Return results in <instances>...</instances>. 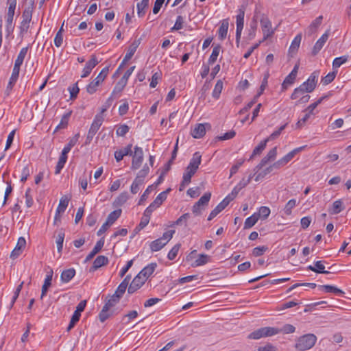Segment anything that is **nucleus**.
I'll list each match as a JSON object with an SVG mask.
<instances>
[{
    "label": "nucleus",
    "instance_id": "24",
    "mask_svg": "<svg viewBox=\"0 0 351 351\" xmlns=\"http://www.w3.org/2000/svg\"><path fill=\"white\" fill-rule=\"evenodd\" d=\"M108 263V257L104 256V255H100V256H98L94 261L93 263V265L90 268V270L91 271H95L97 270V269H99V267L105 265H107Z\"/></svg>",
    "mask_w": 351,
    "mask_h": 351
},
{
    "label": "nucleus",
    "instance_id": "22",
    "mask_svg": "<svg viewBox=\"0 0 351 351\" xmlns=\"http://www.w3.org/2000/svg\"><path fill=\"white\" fill-rule=\"evenodd\" d=\"M157 267V264L155 263H152L149 264L147 266L145 267L139 273L138 275H141V277L145 278L146 281L147 278L154 273L156 268Z\"/></svg>",
    "mask_w": 351,
    "mask_h": 351
},
{
    "label": "nucleus",
    "instance_id": "51",
    "mask_svg": "<svg viewBox=\"0 0 351 351\" xmlns=\"http://www.w3.org/2000/svg\"><path fill=\"white\" fill-rule=\"evenodd\" d=\"M221 51V46L220 45H216L214 47L212 53L210 56V58L208 59V64H213L214 62L217 60V57L220 53Z\"/></svg>",
    "mask_w": 351,
    "mask_h": 351
},
{
    "label": "nucleus",
    "instance_id": "54",
    "mask_svg": "<svg viewBox=\"0 0 351 351\" xmlns=\"http://www.w3.org/2000/svg\"><path fill=\"white\" fill-rule=\"evenodd\" d=\"M223 89V82L219 80L217 82L214 90L213 91V97L215 99H218L220 96L221 90Z\"/></svg>",
    "mask_w": 351,
    "mask_h": 351
},
{
    "label": "nucleus",
    "instance_id": "18",
    "mask_svg": "<svg viewBox=\"0 0 351 351\" xmlns=\"http://www.w3.org/2000/svg\"><path fill=\"white\" fill-rule=\"evenodd\" d=\"M328 36L329 34L326 32L317 40L312 50V54L313 56L317 54L322 49L326 42L327 41Z\"/></svg>",
    "mask_w": 351,
    "mask_h": 351
},
{
    "label": "nucleus",
    "instance_id": "27",
    "mask_svg": "<svg viewBox=\"0 0 351 351\" xmlns=\"http://www.w3.org/2000/svg\"><path fill=\"white\" fill-rule=\"evenodd\" d=\"M19 71L20 69L14 67L13 68L12 75L10 78L8 84L6 88V92H8V94H9V92L12 89L14 85L16 82L19 78Z\"/></svg>",
    "mask_w": 351,
    "mask_h": 351
},
{
    "label": "nucleus",
    "instance_id": "32",
    "mask_svg": "<svg viewBox=\"0 0 351 351\" xmlns=\"http://www.w3.org/2000/svg\"><path fill=\"white\" fill-rule=\"evenodd\" d=\"M28 51V47H23L21 49L16 60L14 62V67L20 69L21 66L22 65L24 59L27 55Z\"/></svg>",
    "mask_w": 351,
    "mask_h": 351
},
{
    "label": "nucleus",
    "instance_id": "35",
    "mask_svg": "<svg viewBox=\"0 0 351 351\" xmlns=\"http://www.w3.org/2000/svg\"><path fill=\"white\" fill-rule=\"evenodd\" d=\"M319 289L320 290L324 291L326 293H333L336 295H342L344 293V292L341 289L333 285H319Z\"/></svg>",
    "mask_w": 351,
    "mask_h": 351
},
{
    "label": "nucleus",
    "instance_id": "3",
    "mask_svg": "<svg viewBox=\"0 0 351 351\" xmlns=\"http://www.w3.org/2000/svg\"><path fill=\"white\" fill-rule=\"evenodd\" d=\"M7 4L8 5V10L5 16L6 32L8 35H10L13 32L14 28V25H12V22L16 6V0H7Z\"/></svg>",
    "mask_w": 351,
    "mask_h": 351
},
{
    "label": "nucleus",
    "instance_id": "26",
    "mask_svg": "<svg viewBox=\"0 0 351 351\" xmlns=\"http://www.w3.org/2000/svg\"><path fill=\"white\" fill-rule=\"evenodd\" d=\"M52 276H53V271L50 270L49 272L47 274L46 278L44 281V284L42 287V292H41L40 299H43V297L46 295L49 287L51 286Z\"/></svg>",
    "mask_w": 351,
    "mask_h": 351
},
{
    "label": "nucleus",
    "instance_id": "56",
    "mask_svg": "<svg viewBox=\"0 0 351 351\" xmlns=\"http://www.w3.org/2000/svg\"><path fill=\"white\" fill-rule=\"evenodd\" d=\"M265 337L274 336L280 332V329L274 327H263Z\"/></svg>",
    "mask_w": 351,
    "mask_h": 351
},
{
    "label": "nucleus",
    "instance_id": "46",
    "mask_svg": "<svg viewBox=\"0 0 351 351\" xmlns=\"http://www.w3.org/2000/svg\"><path fill=\"white\" fill-rule=\"evenodd\" d=\"M209 256L206 254H199V257L195 260L192 267H198L206 264L208 262Z\"/></svg>",
    "mask_w": 351,
    "mask_h": 351
},
{
    "label": "nucleus",
    "instance_id": "25",
    "mask_svg": "<svg viewBox=\"0 0 351 351\" xmlns=\"http://www.w3.org/2000/svg\"><path fill=\"white\" fill-rule=\"evenodd\" d=\"M104 245V239L101 238L97 243L92 251L86 257L85 261H88L91 260L100 250L102 249Z\"/></svg>",
    "mask_w": 351,
    "mask_h": 351
},
{
    "label": "nucleus",
    "instance_id": "44",
    "mask_svg": "<svg viewBox=\"0 0 351 351\" xmlns=\"http://www.w3.org/2000/svg\"><path fill=\"white\" fill-rule=\"evenodd\" d=\"M79 138H80V134H76L71 139H70L69 143L64 146V147L62 149V152L68 154L71 151L72 147L75 145V144L78 141Z\"/></svg>",
    "mask_w": 351,
    "mask_h": 351
},
{
    "label": "nucleus",
    "instance_id": "40",
    "mask_svg": "<svg viewBox=\"0 0 351 351\" xmlns=\"http://www.w3.org/2000/svg\"><path fill=\"white\" fill-rule=\"evenodd\" d=\"M322 16L317 17L309 25L308 30L310 34H314L322 22Z\"/></svg>",
    "mask_w": 351,
    "mask_h": 351
},
{
    "label": "nucleus",
    "instance_id": "42",
    "mask_svg": "<svg viewBox=\"0 0 351 351\" xmlns=\"http://www.w3.org/2000/svg\"><path fill=\"white\" fill-rule=\"evenodd\" d=\"M121 209H117L111 212L106 219V222L110 226L114 223V221L121 216Z\"/></svg>",
    "mask_w": 351,
    "mask_h": 351
},
{
    "label": "nucleus",
    "instance_id": "30",
    "mask_svg": "<svg viewBox=\"0 0 351 351\" xmlns=\"http://www.w3.org/2000/svg\"><path fill=\"white\" fill-rule=\"evenodd\" d=\"M149 0H141L137 3V14L138 17H143L145 16L147 9L149 7Z\"/></svg>",
    "mask_w": 351,
    "mask_h": 351
},
{
    "label": "nucleus",
    "instance_id": "14",
    "mask_svg": "<svg viewBox=\"0 0 351 351\" xmlns=\"http://www.w3.org/2000/svg\"><path fill=\"white\" fill-rule=\"evenodd\" d=\"M197 170L186 167L185 171L183 174L182 181L180 185V191L184 190V189L187 186L190 182L191 178L196 173Z\"/></svg>",
    "mask_w": 351,
    "mask_h": 351
},
{
    "label": "nucleus",
    "instance_id": "7",
    "mask_svg": "<svg viewBox=\"0 0 351 351\" xmlns=\"http://www.w3.org/2000/svg\"><path fill=\"white\" fill-rule=\"evenodd\" d=\"M211 193L210 192L205 193L200 199L193 205L192 210L195 215H200L202 210L204 209L210 199Z\"/></svg>",
    "mask_w": 351,
    "mask_h": 351
},
{
    "label": "nucleus",
    "instance_id": "50",
    "mask_svg": "<svg viewBox=\"0 0 351 351\" xmlns=\"http://www.w3.org/2000/svg\"><path fill=\"white\" fill-rule=\"evenodd\" d=\"M348 57L346 56H343L341 57H338L334 59L332 62V69L336 71V69L340 67L343 64L346 63L348 61Z\"/></svg>",
    "mask_w": 351,
    "mask_h": 351
},
{
    "label": "nucleus",
    "instance_id": "41",
    "mask_svg": "<svg viewBox=\"0 0 351 351\" xmlns=\"http://www.w3.org/2000/svg\"><path fill=\"white\" fill-rule=\"evenodd\" d=\"M69 202V198L66 195L62 196L60 199L58 208L56 209L57 213H63L68 206Z\"/></svg>",
    "mask_w": 351,
    "mask_h": 351
},
{
    "label": "nucleus",
    "instance_id": "33",
    "mask_svg": "<svg viewBox=\"0 0 351 351\" xmlns=\"http://www.w3.org/2000/svg\"><path fill=\"white\" fill-rule=\"evenodd\" d=\"M130 279V276H127L123 279V280L120 283V285L118 286L114 293L121 298L128 286Z\"/></svg>",
    "mask_w": 351,
    "mask_h": 351
},
{
    "label": "nucleus",
    "instance_id": "19",
    "mask_svg": "<svg viewBox=\"0 0 351 351\" xmlns=\"http://www.w3.org/2000/svg\"><path fill=\"white\" fill-rule=\"evenodd\" d=\"M104 81V80L101 79V77L97 76L86 86V89L87 93L90 95L96 93L99 86L103 83Z\"/></svg>",
    "mask_w": 351,
    "mask_h": 351
},
{
    "label": "nucleus",
    "instance_id": "52",
    "mask_svg": "<svg viewBox=\"0 0 351 351\" xmlns=\"http://www.w3.org/2000/svg\"><path fill=\"white\" fill-rule=\"evenodd\" d=\"M254 214L256 215L258 219L260 217L265 219L269 217L270 214V209L267 206H261L260 207L258 213H255Z\"/></svg>",
    "mask_w": 351,
    "mask_h": 351
},
{
    "label": "nucleus",
    "instance_id": "29",
    "mask_svg": "<svg viewBox=\"0 0 351 351\" xmlns=\"http://www.w3.org/2000/svg\"><path fill=\"white\" fill-rule=\"evenodd\" d=\"M202 161V155L199 152L193 154L192 158L190 160L187 167L193 169L197 170Z\"/></svg>",
    "mask_w": 351,
    "mask_h": 351
},
{
    "label": "nucleus",
    "instance_id": "60",
    "mask_svg": "<svg viewBox=\"0 0 351 351\" xmlns=\"http://www.w3.org/2000/svg\"><path fill=\"white\" fill-rule=\"evenodd\" d=\"M127 82L121 78V80L115 85L112 94L120 93L124 89L127 84Z\"/></svg>",
    "mask_w": 351,
    "mask_h": 351
},
{
    "label": "nucleus",
    "instance_id": "17",
    "mask_svg": "<svg viewBox=\"0 0 351 351\" xmlns=\"http://www.w3.org/2000/svg\"><path fill=\"white\" fill-rule=\"evenodd\" d=\"M132 145L129 144L125 147L117 150L114 152V158L117 162H120L123 160L125 156H131L132 154Z\"/></svg>",
    "mask_w": 351,
    "mask_h": 351
},
{
    "label": "nucleus",
    "instance_id": "9",
    "mask_svg": "<svg viewBox=\"0 0 351 351\" xmlns=\"http://www.w3.org/2000/svg\"><path fill=\"white\" fill-rule=\"evenodd\" d=\"M304 146H302L298 148H295L286 154L285 156L279 159L278 161L274 162V166H276V169H280L284 166H285L289 161H291L293 157L299 152H300Z\"/></svg>",
    "mask_w": 351,
    "mask_h": 351
},
{
    "label": "nucleus",
    "instance_id": "53",
    "mask_svg": "<svg viewBox=\"0 0 351 351\" xmlns=\"http://www.w3.org/2000/svg\"><path fill=\"white\" fill-rule=\"evenodd\" d=\"M120 299H121V297H119L117 294L114 293L106 301V302L104 304V306H107V308H110L112 306H114L116 304H117L119 302Z\"/></svg>",
    "mask_w": 351,
    "mask_h": 351
},
{
    "label": "nucleus",
    "instance_id": "55",
    "mask_svg": "<svg viewBox=\"0 0 351 351\" xmlns=\"http://www.w3.org/2000/svg\"><path fill=\"white\" fill-rule=\"evenodd\" d=\"M337 73V71L335 70L332 72L328 73L322 79V83L324 85L329 84L335 80Z\"/></svg>",
    "mask_w": 351,
    "mask_h": 351
},
{
    "label": "nucleus",
    "instance_id": "11",
    "mask_svg": "<svg viewBox=\"0 0 351 351\" xmlns=\"http://www.w3.org/2000/svg\"><path fill=\"white\" fill-rule=\"evenodd\" d=\"M171 191V189H168L166 191L160 193L156 197L154 201L145 209L147 213L152 215L154 210L158 208L162 202L167 199V193Z\"/></svg>",
    "mask_w": 351,
    "mask_h": 351
},
{
    "label": "nucleus",
    "instance_id": "63",
    "mask_svg": "<svg viewBox=\"0 0 351 351\" xmlns=\"http://www.w3.org/2000/svg\"><path fill=\"white\" fill-rule=\"evenodd\" d=\"M109 310L110 308H107V306H103L102 310L99 314V318L101 322H105L110 317Z\"/></svg>",
    "mask_w": 351,
    "mask_h": 351
},
{
    "label": "nucleus",
    "instance_id": "20",
    "mask_svg": "<svg viewBox=\"0 0 351 351\" xmlns=\"http://www.w3.org/2000/svg\"><path fill=\"white\" fill-rule=\"evenodd\" d=\"M140 45V40H134L128 47V51L123 60V63H126L130 60L136 52L138 45Z\"/></svg>",
    "mask_w": 351,
    "mask_h": 351
},
{
    "label": "nucleus",
    "instance_id": "6",
    "mask_svg": "<svg viewBox=\"0 0 351 351\" xmlns=\"http://www.w3.org/2000/svg\"><path fill=\"white\" fill-rule=\"evenodd\" d=\"M104 121V117L101 114H97L90 125V128L88 132L86 137V143H89L93 139V136L99 130V128L102 125Z\"/></svg>",
    "mask_w": 351,
    "mask_h": 351
},
{
    "label": "nucleus",
    "instance_id": "62",
    "mask_svg": "<svg viewBox=\"0 0 351 351\" xmlns=\"http://www.w3.org/2000/svg\"><path fill=\"white\" fill-rule=\"evenodd\" d=\"M68 89L70 93V99H75L79 93V91H80V88L77 85V82L73 84L72 86H69Z\"/></svg>",
    "mask_w": 351,
    "mask_h": 351
},
{
    "label": "nucleus",
    "instance_id": "15",
    "mask_svg": "<svg viewBox=\"0 0 351 351\" xmlns=\"http://www.w3.org/2000/svg\"><path fill=\"white\" fill-rule=\"evenodd\" d=\"M277 156V147H274L267 155L261 160L260 163L255 167V170H259L262 169L267 162L271 160H274Z\"/></svg>",
    "mask_w": 351,
    "mask_h": 351
},
{
    "label": "nucleus",
    "instance_id": "4",
    "mask_svg": "<svg viewBox=\"0 0 351 351\" xmlns=\"http://www.w3.org/2000/svg\"><path fill=\"white\" fill-rule=\"evenodd\" d=\"M260 23L263 34V41H265L274 34L276 29L272 28L271 21L264 14L261 15Z\"/></svg>",
    "mask_w": 351,
    "mask_h": 351
},
{
    "label": "nucleus",
    "instance_id": "16",
    "mask_svg": "<svg viewBox=\"0 0 351 351\" xmlns=\"http://www.w3.org/2000/svg\"><path fill=\"white\" fill-rule=\"evenodd\" d=\"M299 69V64H296L291 72L285 77L282 84V88L283 90H285L287 88L288 86L291 85L294 83V81L296 78L298 71Z\"/></svg>",
    "mask_w": 351,
    "mask_h": 351
},
{
    "label": "nucleus",
    "instance_id": "13",
    "mask_svg": "<svg viewBox=\"0 0 351 351\" xmlns=\"http://www.w3.org/2000/svg\"><path fill=\"white\" fill-rule=\"evenodd\" d=\"M145 278L141 277V275H137L132 281L128 287V292L130 294L134 293L138 289H140L145 282Z\"/></svg>",
    "mask_w": 351,
    "mask_h": 351
},
{
    "label": "nucleus",
    "instance_id": "8",
    "mask_svg": "<svg viewBox=\"0 0 351 351\" xmlns=\"http://www.w3.org/2000/svg\"><path fill=\"white\" fill-rule=\"evenodd\" d=\"M134 151L132 152V160L131 169L133 170L138 169L142 165L143 161V149L138 146L134 147Z\"/></svg>",
    "mask_w": 351,
    "mask_h": 351
},
{
    "label": "nucleus",
    "instance_id": "28",
    "mask_svg": "<svg viewBox=\"0 0 351 351\" xmlns=\"http://www.w3.org/2000/svg\"><path fill=\"white\" fill-rule=\"evenodd\" d=\"M75 275V270L73 268H69L62 271L60 279L62 282H69Z\"/></svg>",
    "mask_w": 351,
    "mask_h": 351
},
{
    "label": "nucleus",
    "instance_id": "39",
    "mask_svg": "<svg viewBox=\"0 0 351 351\" xmlns=\"http://www.w3.org/2000/svg\"><path fill=\"white\" fill-rule=\"evenodd\" d=\"M268 143V139H264L253 150L252 154L250 158L251 160L254 156L256 155H259L261 152L265 149L267 143Z\"/></svg>",
    "mask_w": 351,
    "mask_h": 351
},
{
    "label": "nucleus",
    "instance_id": "48",
    "mask_svg": "<svg viewBox=\"0 0 351 351\" xmlns=\"http://www.w3.org/2000/svg\"><path fill=\"white\" fill-rule=\"evenodd\" d=\"M64 236H65V234H64V230H60L58 232L57 239H56L57 248H58V252L59 253H61V252L62 250Z\"/></svg>",
    "mask_w": 351,
    "mask_h": 351
},
{
    "label": "nucleus",
    "instance_id": "34",
    "mask_svg": "<svg viewBox=\"0 0 351 351\" xmlns=\"http://www.w3.org/2000/svg\"><path fill=\"white\" fill-rule=\"evenodd\" d=\"M307 269L318 274H329V271L325 270V267L321 261L315 262L314 266L309 265Z\"/></svg>",
    "mask_w": 351,
    "mask_h": 351
},
{
    "label": "nucleus",
    "instance_id": "61",
    "mask_svg": "<svg viewBox=\"0 0 351 351\" xmlns=\"http://www.w3.org/2000/svg\"><path fill=\"white\" fill-rule=\"evenodd\" d=\"M252 175H250L247 178H242L241 180L239 182V184L234 189V191L241 190V189L245 187L251 181L252 178Z\"/></svg>",
    "mask_w": 351,
    "mask_h": 351
},
{
    "label": "nucleus",
    "instance_id": "59",
    "mask_svg": "<svg viewBox=\"0 0 351 351\" xmlns=\"http://www.w3.org/2000/svg\"><path fill=\"white\" fill-rule=\"evenodd\" d=\"M306 93L301 87L299 86L294 89L290 97L293 100L298 99L302 96L305 95Z\"/></svg>",
    "mask_w": 351,
    "mask_h": 351
},
{
    "label": "nucleus",
    "instance_id": "64",
    "mask_svg": "<svg viewBox=\"0 0 351 351\" xmlns=\"http://www.w3.org/2000/svg\"><path fill=\"white\" fill-rule=\"evenodd\" d=\"M180 248V244H176L169 252L167 258L169 260H173L177 256Z\"/></svg>",
    "mask_w": 351,
    "mask_h": 351
},
{
    "label": "nucleus",
    "instance_id": "43",
    "mask_svg": "<svg viewBox=\"0 0 351 351\" xmlns=\"http://www.w3.org/2000/svg\"><path fill=\"white\" fill-rule=\"evenodd\" d=\"M143 180L136 177L130 186L131 193L132 194H136L140 191L141 186L143 184Z\"/></svg>",
    "mask_w": 351,
    "mask_h": 351
},
{
    "label": "nucleus",
    "instance_id": "12",
    "mask_svg": "<svg viewBox=\"0 0 351 351\" xmlns=\"http://www.w3.org/2000/svg\"><path fill=\"white\" fill-rule=\"evenodd\" d=\"M99 60L95 55H92L90 59L86 63L84 67L81 77H87L91 73L92 70L97 65Z\"/></svg>",
    "mask_w": 351,
    "mask_h": 351
},
{
    "label": "nucleus",
    "instance_id": "10",
    "mask_svg": "<svg viewBox=\"0 0 351 351\" xmlns=\"http://www.w3.org/2000/svg\"><path fill=\"white\" fill-rule=\"evenodd\" d=\"M317 78L318 73L315 71L309 76L306 81L300 86V87H301L306 93H311L316 87Z\"/></svg>",
    "mask_w": 351,
    "mask_h": 351
},
{
    "label": "nucleus",
    "instance_id": "5",
    "mask_svg": "<svg viewBox=\"0 0 351 351\" xmlns=\"http://www.w3.org/2000/svg\"><path fill=\"white\" fill-rule=\"evenodd\" d=\"M245 7L244 5H241L238 10V14L236 16V23H237V29H236V43L237 45H239L241 32L244 26V16H245Z\"/></svg>",
    "mask_w": 351,
    "mask_h": 351
},
{
    "label": "nucleus",
    "instance_id": "37",
    "mask_svg": "<svg viewBox=\"0 0 351 351\" xmlns=\"http://www.w3.org/2000/svg\"><path fill=\"white\" fill-rule=\"evenodd\" d=\"M343 209V202L341 199L336 200L333 202L332 206L329 208L328 212L331 215L339 213Z\"/></svg>",
    "mask_w": 351,
    "mask_h": 351
},
{
    "label": "nucleus",
    "instance_id": "2",
    "mask_svg": "<svg viewBox=\"0 0 351 351\" xmlns=\"http://www.w3.org/2000/svg\"><path fill=\"white\" fill-rule=\"evenodd\" d=\"M34 1L29 0V5L26 7L22 14V21L20 25V33L23 34L26 33L29 27V23L32 18V13L34 10Z\"/></svg>",
    "mask_w": 351,
    "mask_h": 351
},
{
    "label": "nucleus",
    "instance_id": "57",
    "mask_svg": "<svg viewBox=\"0 0 351 351\" xmlns=\"http://www.w3.org/2000/svg\"><path fill=\"white\" fill-rule=\"evenodd\" d=\"M296 206V200L295 199H290L284 208V212L287 215L291 214L292 209Z\"/></svg>",
    "mask_w": 351,
    "mask_h": 351
},
{
    "label": "nucleus",
    "instance_id": "23",
    "mask_svg": "<svg viewBox=\"0 0 351 351\" xmlns=\"http://www.w3.org/2000/svg\"><path fill=\"white\" fill-rule=\"evenodd\" d=\"M206 134L205 125L199 123L195 125V128L191 131V135L195 138H200Z\"/></svg>",
    "mask_w": 351,
    "mask_h": 351
},
{
    "label": "nucleus",
    "instance_id": "36",
    "mask_svg": "<svg viewBox=\"0 0 351 351\" xmlns=\"http://www.w3.org/2000/svg\"><path fill=\"white\" fill-rule=\"evenodd\" d=\"M129 199L128 193L124 191L119 194V195L113 202L114 207H119L123 206Z\"/></svg>",
    "mask_w": 351,
    "mask_h": 351
},
{
    "label": "nucleus",
    "instance_id": "31",
    "mask_svg": "<svg viewBox=\"0 0 351 351\" xmlns=\"http://www.w3.org/2000/svg\"><path fill=\"white\" fill-rule=\"evenodd\" d=\"M301 40L302 36L300 34L297 35L293 40L289 49V53L291 54V56L298 51Z\"/></svg>",
    "mask_w": 351,
    "mask_h": 351
},
{
    "label": "nucleus",
    "instance_id": "1",
    "mask_svg": "<svg viewBox=\"0 0 351 351\" xmlns=\"http://www.w3.org/2000/svg\"><path fill=\"white\" fill-rule=\"evenodd\" d=\"M317 337L314 334H306L296 339L295 348L298 351H306L314 346Z\"/></svg>",
    "mask_w": 351,
    "mask_h": 351
},
{
    "label": "nucleus",
    "instance_id": "21",
    "mask_svg": "<svg viewBox=\"0 0 351 351\" xmlns=\"http://www.w3.org/2000/svg\"><path fill=\"white\" fill-rule=\"evenodd\" d=\"M229 27V21L228 19H223L221 21L220 27L218 29V37L221 40H223L227 36L228 29Z\"/></svg>",
    "mask_w": 351,
    "mask_h": 351
},
{
    "label": "nucleus",
    "instance_id": "45",
    "mask_svg": "<svg viewBox=\"0 0 351 351\" xmlns=\"http://www.w3.org/2000/svg\"><path fill=\"white\" fill-rule=\"evenodd\" d=\"M71 112H69L62 116V117L60 120V122L57 125L55 131H57L60 129H64L67 127L68 123H69V117H71Z\"/></svg>",
    "mask_w": 351,
    "mask_h": 351
},
{
    "label": "nucleus",
    "instance_id": "49",
    "mask_svg": "<svg viewBox=\"0 0 351 351\" xmlns=\"http://www.w3.org/2000/svg\"><path fill=\"white\" fill-rule=\"evenodd\" d=\"M258 217L256 216V215H255L254 213L247 217L245 221V223H244V228L245 229H249L250 228H252V226H254L256 223L258 221Z\"/></svg>",
    "mask_w": 351,
    "mask_h": 351
},
{
    "label": "nucleus",
    "instance_id": "58",
    "mask_svg": "<svg viewBox=\"0 0 351 351\" xmlns=\"http://www.w3.org/2000/svg\"><path fill=\"white\" fill-rule=\"evenodd\" d=\"M262 337H265L263 328L254 330L248 335V338L251 339H259Z\"/></svg>",
    "mask_w": 351,
    "mask_h": 351
},
{
    "label": "nucleus",
    "instance_id": "47",
    "mask_svg": "<svg viewBox=\"0 0 351 351\" xmlns=\"http://www.w3.org/2000/svg\"><path fill=\"white\" fill-rule=\"evenodd\" d=\"M151 215L149 213H147L146 211H144L143 216L141 218V220L136 228V230H140L144 228L149 222Z\"/></svg>",
    "mask_w": 351,
    "mask_h": 351
},
{
    "label": "nucleus",
    "instance_id": "38",
    "mask_svg": "<svg viewBox=\"0 0 351 351\" xmlns=\"http://www.w3.org/2000/svg\"><path fill=\"white\" fill-rule=\"evenodd\" d=\"M167 242L162 241V239H158L153 241L149 246L150 249L152 252H158L165 245H166Z\"/></svg>",
    "mask_w": 351,
    "mask_h": 351
}]
</instances>
